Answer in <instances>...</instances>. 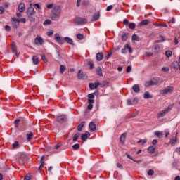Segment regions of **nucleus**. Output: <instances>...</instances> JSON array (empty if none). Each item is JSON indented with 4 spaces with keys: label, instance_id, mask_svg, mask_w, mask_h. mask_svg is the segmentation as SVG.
Segmentation results:
<instances>
[{
    "label": "nucleus",
    "instance_id": "nucleus-1",
    "mask_svg": "<svg viewBox=\"0 0 180 180\" xmlns=\"http://www.w3.org/2000/svg\"><path fill=\"white\" fill-rule=\"evenodd\" d=\"M61 16V7L60 6H55L51 11V19L57 21Z\"/></svg>",
    "mask_w": 180,
    "mask_h": 180
},
{
    "label": "nucleus",
    "instance_id": "nucleus-2",
    "mask_svg": "<svg viewBox=\"0 0 180 180\" xmlns=\"http://www.w3.org/2000/svg\"><path fill=\"white\" fill-rule=\"evenodd\" d=\"M34 15H36L34 8L32 6L29 7L27 10V16L30 22H34V20H36Z\"/></svg>",
    "mask_w": 180,
    "mask_h": 180
},
{
    "label": "nucleus",
    "instance_id": "nucleus-3",
    "mask_svg": "<svg viewBox=\"0 0 180 180\" xmlns=\"http://www.w3.org/2000/svg\"><path fill=\"white\" fill-rule=\"evenodd\" d=\"M172 108H174V105H169L167 108L164 109L163 110L160 111L158 114V117H164V116H165V115H167V113H168V112H171V110H172Z\"/></svg>",
    "mask_w": 180,
    "mask_h": 180
},
{
    "label": "nucleus",
    "instance_id": "nucleus-4",
    "mask_svg": "<svg viewBox=\"0 0 180 180\" xmlns=\"http://www.w3.org/2000/svg\"><path fill=\"white\" fill-rule=\"evenodd\" d=\"M74 22L75 25H85V23H88V19L81 17H76Z\"/></svg>",
    "mask_w": 180,
    "mask_h": 180
},
{
    "label": "nucleus",
    "instance_id": "nucleus-5",
    "mask_svg": "<svg viewBox=\"0 0 180 180\" xmlns=\"http://www.w3.org/2000/svg\"><path fill=\"white\" fill-rule=\"evenodd\" d=\"M173 91H174V88L172 86H168L165 89L160 90V94L161 95H163V96H164L167 95V94H171V92H172Z\"/></svg>",
    "mask_w": 180,
    "mask_h": 180
},
{
    "label": "nucleus",
    "instance_id": "nucleus-6",
    "mask_svg": "<svg viewBox=\"0 0 180 180\" xmlns=\"http://www.w3.org/2000/svg\"><path fill=\"white\" fill-rule=\"evenodd\" d=\"M13 29H18L20 25V20L15 18H11Z\"/></svg>",
    "mask_w": 180,
    "mask_h": 180
},
{
    "label": "nucleus",
    "instance_id": "nucleus-7",
    "mask_svg": "<svg viewBox=\"0 0 180 180\" xmlns=\"http://www.w3.org/2000/svg\"><path fill=\"white\" fill-rule=\"evenodd\" d=\"M153 85H158V80L153 79L145 83V86L146 88H148V86H153Z\"/></svg>",
    "mask_w": 180,
    "mask_h": 180
},
{
    "label": "nucleus",
    "instance_id": "nucleus-8",
    "mask_svg": "<svg viewBox=\"0 0 180 180\" xmlns=\"http://www.w3.org/2000/svg\"><path fill=\"white\" fill-rule=\"evenodd\" d=\"M77 78L79 79H88V75H86V74L84 73V72L80 70L77 73Z\"/></svg>",
    "mask_w": 180,
    "mask_h": 180
},
{
    "label": "nucleus",
    "instance_id": "nucleus-9",
    "mask_svg": "<svg viewBox=\"0 0 180 180\" xmlns=\"http://www.w3.org/2000/svg\"><path fill=\"white\" fill-rule=\"evenodd\" d=\"M55 37V40L56 41V43H58V44H64V39L61 38V37H60V34H54Z\"/></svg>",
    "mask_w": 180,
    "mask_h": 180
},
{
    "label": "nucleus",
    "instance_id": "nucleus-10",
    "mask_svg": "<svg viewBox=\"0 0 180 180\" xmlns=\"http://www.w3.org/2000/svg\"><path fill=\"white\" fill-rule=\"evenodd\" d=\"M34 43L37 44V46H43V44H44V40H43V38L41 37H37L34 39Z\"/></svg>",
    "mask_w": 180,
    "mask_h": 180
},
{
    "label": "nucleus",
    "instance_id": "nucleus-11",
    "mask_svg": "<svg viewBox=\"0 0 180 180\" xmlns=\"http://www.w3.org/2000/svg\"><path fill=\"white\" fill-rule=\"evenodd\" d=\"M11 50L12 53H13V54H15V56L17 58L19 57V55L18 54V49L16 48V44H15V42L12 43Z\"/></svg>",
    "mask_w": 180,
    "mask_h": 180
},
{
    "label": "nucleus",
    "instance_id": "nucleus-12",
    "mask_svg": "<svg viewBox=\"0 0 180 180\" xmlns=\"http://www.w3.org/2000/svg\"><path fill=\"white\" fill-rule=\"evenodd\" d=\"M90 136H91V134H89V132H88V131H86L84 134H82L81 135V140H82V141H86V139Z\"/></svg>",
    "mask_w": 180,
    "mask_h": 180
},
{
    "label": "nucleus",
    "instance_id": "nucleus-13",
    "mask_svg": "<svg viewBox=\"0 0 180 180\" xmlns=\"http://www.w3.org/2000/svg\"><path fill=\"white\" fill-rule=\"evenodd\" d=\"M100 16H101V13L99 11L95 13L92 16L91 21L96 22V20H98V19H99Z\"/></svg>",
    "mask_w": 180,
    "mask_h": 180
},
{
    "label": "nucleus",
    "instance_id": "nucleus-14",
    "mask_svg": "<svg viewBox=\"0 0 180 180\" xmlns=\"http://www.w3.org/2000/svg\"><path fill=\"white\" fill-rule=\"evenodd\" d=\"M67 117L65 115H59L56 117L57 122H59V123H63L66 120Z\"/></svg>",
    "mask_w": 180,
    "mask_h": 180
},
{
    "label": "nucleus",
    "instance_id": "nucleus-15",
    "mask_svg": "<svg viewBox=\"0 0 180 180\" xmlns=\"http://www.w3.org/2000/svg\"><path fill=\"white\" fill-rule=\"evenodd\" d=\"M89 127L90 131H95V130H96V124L94 122H90Z\"/></svg>",
    "mask_w": 180,
    "mask_h": 180
},
{
    "label": "nucleus",
    "instance_id": "nucleus-16",
    "mask_svg": "<svg viewBox=\"0 0 180 180\" xmlns=\"http://www.w3.org/2000/svg\"><path fill=\"white\" fill-rule=\"evenodd\" d=\"M96 59L97 61H102L103 60V53L102 52H99L96 55Z\"/></svg>",
    "mask_w": 180,
    "mask_h": 180
},
{
    "label": "nucleus",
    "instance_id": "nucleus-17",
    "mask_svg": "<svg viewBox=\"0 0 180 180\" xmlns=\"http://www.w3.org/2000/svg\"><path fill=\"white\" fill-rule=\"evenodd\" d=\"M63 40H65V41H66V43H68V44H70L71 46H74V41H72V39L66 37L63 38Z\"/></svg>",
    "mask_w": 180,
    "mask_h": 180
},
{
    "label": "nucleus",
    "instance_id": "nucleus-18",
    "mask_svg": "<svg viewBox=\"0 0 180 180\" xmlns=\"http://www.w3.org/2000/svg\"><path fill=\"white\" fill-rule=\"evenodd\" d=\"M96 73L97 75H99V77H103V73L102 72V68L98 67L96 69Z\"/></svg>",
    "mask_w": 180,
    "mask_h": 180
},
{
    "label": "nucleus",
    "instance_id": "nucleus-19",
    "mask_svg": "<svg viewBox=\"0 0 180 180\" xmlns=\"http://www.w3.org/2000/svg\"><path fill=\"white\" fill-rule=\"evenodd\" d=\"M25 9H26L25 4L21 3V4H20L18 5V11H19V12L22 13L25 11Z\"/></svg>",
    "mask_w": 180,
    "mask_h": 180
},
{
    "label": "nucleus",
    "instance_id": "nucleus-20",
    "mask_svg": "<svg viewBox=\"0 0 180 180\" xmlns=\"http://www.w3.org/2000/svg\"><path fill=\"white\" fill-rule=\"evenodd\" d=\"M32 60L33 64H34L35 65L39 64V57L37 56H33L32 58Z\"/></svg>",
    "mask_w": 180,
    "mask_h": 180
},
{
    "label": "nucleus",
    "instance_id": "nucleus-21",
    "mask_svg": "<svg viewBox=\"0 0 180 180\" xmlns=\"http://www.w3.org/2000/svg\"><path fill=\"white\" fill-rule=\"evenodd\" d=\"M132 89L136 92V94H139V92H140V86H139V84H134L132 86Z\"/></svg>",
    "mask_w": 180,
    "mask_h": 180
},
{
    "label": "nucleus",
    "instance_id": "nucleus-22",
    "mask_svg": "<svg viewBox=\"0 0 180 180\" xmlns=\"http://www.w3.org/2000/svg\"><path fill=\"white\" fill-rule=\"evenodd\" d=\"M85 126V121H83L77 126V131H82V129Z\"/></svg>",
    "mask_w": 180,
    "mask_h": 180
},
{
    "label": "nucleus",
    "instance_id": "nucleus-23",
    "mask_svg": "<svg viewBox=\"0 0 180 180\" xmlns=\"http://www.w3.org/2000/svg\"><path fill=\"white\" fill-rule=\"evenodd\" d=\"M44 155H43L41 158V160H40V165L39 167V169H38V171H40L41 169V168H43L44 167V161H43V160H44Z\"/></svg>",
    "mask_w": 180,
    "mask_h": 180
},
{
    "label": "nucleus",
    "instance_id": "nucleus-24",
    "mask_svg": "<svg viewBox=\"0 0 180 180\" xmlns=\"http://www.w3.org/2000/svg\"><path fill=\"white\" fill-rule=\"evenodd\" d=\"M126 136H127V134L123 133L120 137V140L121 143H122V144H124V141H126Z\"/></svg>",
    "mask_w": 180,
    "mask_h": 180
},
{
    "label": "nucleus",
    "instance_id": "nucleus-25",
    "mask_svg": "<svg viewBox=\"0 0 180 180\" xmlns=\"http://www.w3.org/2000/svg\"><path fill=\"white\" fill-rule=\"evenodd\" d=\"M148 151L150 153V154H154L155 153V146H151L148 148Z\"/></svg>",
    "mask_w": 180,
    "mask_h": 180
},
{
    "label": "nucleus",
    "instance_id": "nucleus-26",
    "mask_svg": "<svg viewBox=\"0 0 180 180\" xmlns=\"http://www.w3.org/2000/svg\"><path fill=\"white\" fill-rule=\"evenodd\" d=\"M33 136H34L33 132L27 134L26 137H27V141H30V140H32V139H33Z\"/></svg>",
    "mask_w": 180,
    "mask_h": 180
},
{
    "label": "nucleus",
    "instance_id": "nucleus-27",
    "mask_svg": "<svg viewBox=\"0 0 180 180\" xmlns=\"http://www.w3.org/2000/svg\"><path fill=\"white\" fill-rule=\"evenodd\" d=\"M148 23H150V21L148 20H143L139 23V25L140 26H146L148 25Z\"/></svg>",
    "mask_w": 180,
    "mask_h": 180
},
{
    "label": "nucleus",
    "instance_id": "nucleus-28",
    "mask_svg": "<svg viewBox=\"0 0 180 180\" xmlns=\"http://www.w3.org/2000/svg\"><path fill=\"white\" fill-rule=\"evenodd\" d=\"M12 146H13V148L14 150L19 148V141H14V143L12 144Z\"/></svg>",
    "mask_w": 180,
    "mask_h": 180
},
{
    "label": "nucleus",
    "instance_id": "nucleus-29",
    "mask_svg": "<svg viewBox=\"0 0 180 180\" xmlns=\"http://www.w3.org/2000/svg\"><path fill=\"white\" fill-rule=\"evenodd\" d=\"M154 134L155 136L158 137V139H162V136H164V134L161 131H156L154 133Z\"/></svg>",
    "mask_w": 180,
    "mask_h": 180
},
{
    "label": "nucleus",
    "instance_id": "nucleus-30",
    "mask_svg": "<svg viewBox=\"0 0 180 180\" xmlns=\"http://www.w3.org/2000/svg\"><path fill=\"white\" fill-rule=\"evenodd\" d=\"M144 99H150V98H153V96H150V92L146 91L143 95Z\"/></svg>",
    "mask_w": 180,
    "mask_h": 180
},
{
    "label": "nucleus",
    "instance_id": "nucleus-31",
    "mask_svg": "<svg viewBox=\"0 0 180 180\" xmlns=\"http://www.w3.org/2000/svg\"><path fill=\"white\" fill-rule=\"evenodd\" d=\"M19 155L20 157H18V161H23V160L26 158V155L24 153H20Z\"/></svg>",
    "mask_w": 180,
    "mask_h": 180
},
{
    "label": "nucleus",
    "instance_id": "nucleus-32",
    "mask_svg": "<svg viewBox=\"0 0 180 180\" xmlns=\"http://www.w3.org/2000/svg\"><path fill=\"white\" fill-rule=\"evenodd\" d=\"M65 65H61L60 66V74H64V72L65 71Z\"/></svg>",
    "mask_w": 180,
    "mask_h": 180
},
{
    "label": "nucleus",
    "instance_id": "nucleus-33",
    "mask_svg": "<svg viewBox=\"0 0 180 180\" xmlns=\"http://www.w3.org/2000/svg\"><path fill=\"white\" fill-rule=\"evenodd\" d=\"M129 37V34H124L122 37H121V39L122 40H123V41H126V40H127Z\"/></svg>",
    "mask_w": 180,
    "mask_h": 180
},
{
    "label": "nucleus",
    "instance_id": "nucleus-34",
    "mask_svg": "<svg viewBox=\"0 0 180 180\" xmlns=\"http://www.w3.org/2000/svg\"><path fill=\"white\" fill-rule=\"evenodd\" d=\"M89 4V0H83L82 2V5H83L84 6H88Z\"/></svg>",
    "mask_w": 180,
    "mask_h": 180
},
{
    "label": "nucleus",
    "instance_id": "nucleus-35",
    "mask_svg": "<svg viewBox=\"0 0 180 180\" xmlns=\"http://www.w3.org/2000/svg\"><path fill=\"white\" fill-rule=\"evenodd\" d=\"M108 84H109V82H108L106 81H103L101 83L100 82V86H101V88H103V87L106 86V85H108Z\"/></svg>",
    "mask_w": 180,
    "mask_h": 180
},
{
    "label": "nucleus",
    "instance_id": "nucleus-36",
    "mask_svg": "<svg viewBox=\"0 0 180 180\" xmlns=\"http://www.w3.org/2000/svg\"><path fill=\"white\" fill-rule=\"evenodd\" d=\"M165 56L167 57V58H169L172 56V51H166Z\"/></svg>",
    "mask_w": 180,
    "mask_h": 180
},
{
    "label": "nucleus",
    "instance_id": "nucleus-37",
    "mask_svg": "<svg viewBox=\"0 0 180 180\" xmlns=\"http://www.w3.org/2000/svg\"><path fill=\"white\" fill-rule=\"evenodd\" d=\"M76 37L78 39V40H84V34H77Z\"/></svg>",
    "mask_w": 180,
    "mask_h": 180
},
{
    "label": "nucleus",
    "instance_id": "nucleus-38",
    "mask_svg": "<svg viewBox=\"0 0 180 180\" xmlns=\"http://www.w3.org/2000/svg\"><path fill=\"white\" fill-rule=\"evenodd\" d=\"M132 40H134V41H139V36H137V34H134L132 35Z\"/></svg>",
    "mask_w": 180,
    "mask_h": 180
},
{
    "label": "nucleus",
    "instance_id": "nucleus-39",
    "mask_svg": "<svg viewBox=\"0 0 180 180\" xmlns=\"http://www.w3.org/2000/svg\"><path fill=\"white\" fill-rule=\"evenodd\" d=\"M179 63H178V61H174L172 63V66L173 67V68H178V65Z\"/></svg>",
    "mask_w": 180,
    "mask_h": 180
},
{
    "label": "nucleus",
    "instance_id": "nucleus-40",
    "mask_svg": "<svg viewBox=\"0 0 180 180\" xmlns=\"http://www.w3.org/2000/svg\"><path fill=\"white\" fill-rule=\"evenodd\" d=\"M87 65L89 66L90 70H93V68L94 67V63L92 61H89L87 63Z\"/></svg>",
    "mask_w": 180,
    "mask_h": 180
},
{
    "label": "nucleus",
    "instance_id": "nucleus-41",
    "mask_svg": "<svg viewBox=\"0 0 180 180\" xmlns=\"http://www.w3.org/2000/svg\"><path fill=\"white\" fill-rule=\"evenodd\" d=\"M125 49H127L129 53H133V49H131V47L129 44H125Z\"/></svg>",
    "mask_w": 180,
    "mask_h": 180
},
{
    "label": "nucleus",
    "instance_id": "nucleus-42",
    "mask_svg": "<svg viewBox=\"0 0 180 180\" xmlns=\"http://www.w3.org/2000/svg\"><path fill=\"white\" fill-rule=\"evenodd\" d=\"M129 29H131V30L136 29V24L134 22H131L129 25Z\"/></svg>",
    "mask_w": 180,
    "mask_h": 180
},
{
    "label": "nucleus",
    "instance_id": "nucleus-43",
    "mask_svg": "<svg viewBox=\"0 0 180 180\" xmlns=\"http://www.w3.org/2000/svg\"><path fill=\"white\" fill-rule=\"evenodd\" d=\"M72 148H73V150H79V144L76 143V144L73 145Z\"/></svg>",
    "mask_w": 180,
    "mask_h": 180
},
{
    "label": "nucleus",
    "instance_id": "nucleus-44",
    "mask_svg": "<svg viewBox=\"0 0 180 180\" xmlns=\"http://www.w3.org/2000/svg\"><path fill=\"white\" fill-rule=\"evenodd\" d=\"M170 141H174V142H172V146H175V143H176V137L175 138H172L170 139Z\"/></svg>",
    "mask_w": 180,
    "mask_h": 180
},
{
    "label": "nucleus",
    "instance_id": "nucleus-45",
    "mask_svg": "<svg viewBox=\"0 0 180 180\" xmlns=\"http://www.w3.org/2000/svg\"><path fill=\"white\" fill-rule=\"evenodd\" d=\"M78 137H79V133H77V134H76L75 136H74V137H73V141H77V140H78Z\"/></svg>",
    "mask_w": 180,
    "mask_h": 180
},
{
    "label": "nucleus",
    "instance_id": "nucleus-46",
    "mask_svg": "<svg viewBox=\"0 0 180 180\" xmlns=\"http://www.w3.org/2000/svg\"><path fill=\"white\" fill-rule=\"evenodd\" d=\"M110 57H112V51L108 52L105 58L106 60H109V58H110Z\"/></svg>",
    "mask_w": 180,
    "mask_h": 180
},
{
    "label": "nucleus",
    "instance_id": "nucleus-47",
    "mask_svg": "<svg viewBox=\"0 0 180 180\" xmlns=\"http://www.w3.org/2000/svg\"><path fill=\"white\" fill-rule=\"evenodd\" d=\"M148 175L149 176H152V175H154V170H153L152 169H150L148 171Z\"/></svg>",
    "mask_w": 180,
    "mask_h": 180
},
{
    "label": "nucleus",
    "instance_id": "nucleus-48",
    "mask_svg": "<svg viewBox=\"0 0 180 180\" xmlns=\"http://www.w3.org/2000/svg\"><path fill=\"white\" fill-rule=\"evenodd\" d=\"M30 179H32V175H30V174H27L25 176V178H24V180H30Z\"/></svg>",
    "mask_w": 180,
    "mask_h": 180
},
{
    "label": "nucleus",
    "instance_id": "nucleus-49",
    "mask_svg": "<svg viewBox=\"0 0 180 180\" xmlns=\"http://www.w3.org/2000/svg\"><path fill=\"white\" fill-rule=\"evenodd\" d=\"M20 122V119H17L15 120V127H19V123Z\"/></svg>",
    "mask_w": 180,
    "mask_h": 180
},
{
    "label": "nucleus",
    "instance_id": "nucleus-50",
    "mask_svg": "<svg viewBox=\"0 0 180 180\" xmlns=\"http://www.w3.org/2000/svg\"><path fill=\"white\" fill-rule=\"evenodd\" d=\"M94 89H96V88H98V86H101V82H95L94 84Z\"/></svg>",
    "mask_w": 180,
    "mask_h": 180
},
{
    "label": "nucleus",
    "instance_id": "nucleus-51",
    "mask_svg": "<svg viewBox=\"0 0 180 180\" xmlns=\"http://www.w3.org/2000/svg\"><path fill=\"white\" fill-rule=\"evenodd\" d=\"M94 98H95V94H88V99H94Z\"/></svg>",
    "mask_w": 180,
    "mask_h": 180
},
{
    "label": "nucleus",
    "instance_id": "nucleus-52",
    "mask_svg": "<svg viewBox=\"0 0 180 180\" xmlns=\"http://www.w3.org/2000/svg\"><path fill=\"white\" fill-rule=\"evenodd\" d=\"M127 48H126V46H124V48L121 50V53L122 54H126V53H127Z\"/></svg>",
    "mask_w": 180,
    "mask_h": 180
},
{
    "label": "nucleus",
    "instance_id": "nucleus-53",
    "mask_svg": "<svg viewBox=\"0 0 180 180\" xmlns=\"http://www.w3.org/2000/svg\"><path fill=\"white\" fill-rule=\"evenodd\" d=\"M44 25H51V20H46L44 23Z\"/></svg>",
    "mask_w": 180,
    "mask_h": 180
},
{
    "label": "nucleus",
    "instance_id": "nucleus-54",
    "mask_svg": "<svg viewBox=\"0 0 180 180\" xmlns=\"http://www.w3.org/2000/svg\"><path fill=\"white\" fill-rule=\"evenodd\" d=\"M41 60L44 61V63H47V58H46L45 55L41 56Z\"/></svg>",
    "mask_w": 180,
    "mask_h": 180
},
{
    "label": "nucleus",
    "instance_id": "nucleus-55",
    "mask_svg": "<svg viewBox=\"0 0 180 180\" xmlns=\"http://www.w3.org/2000/svg\"><path fill=\"white\" fill-rule=\"evenodd\" d=\"M112 9H113V6L112 5H110L106 8V11L107 12H109V11H112Z\"/></svg>",
    "mask_w": 180,
    "mask_h": 180
},
{
    "label": "nucleus",
    "instance_id": "nucleus-56",
    "mask_svg": "<svg viewBox=\"0 0 180 180\" xmlns=\"http://www.w3.org/2000/svg\"><path fill=\"white\" fill-rule=\"evenodd\" d=\"M89 87L90 88V89H95V86H94V83H89Z\"/></svg>",
    "mask_w": 180,
    "mask_h": 180
},
{
    "label": "nucleus",
    "instance_id": "nucleus-57",
    "mask_svg": "<svg viewBox=\"0 0 180 180\" xmlns=\"http://www.w3.org/2000/svg\"><path fill=\"white\" fill-rule=\"evenodd\" d=\"M60 147H61V143H58L54 146L53 150H58Z\"/></svg>",
    "mask_w": 180,
    "mask_h": 180
},
{
    "label": "nucleus",
    "instance_id": "nucleus-58",
    "mask_svg": "<svg viewBox=\"0 0 180 180\" xmlns=\"http://www.w3.org/2000/svg\"><path fill=\"white\" fill-rule=\"evenodd\" d=\"M162 71H163L164 72H166L167 71H169V68L163 67L162 68Z\"/></svg>",
    "mask_w": 180,
    "mask_h": 180
},
{
    "label": "nucleus",
    "instance_id": "nucleus-59",
    "mask_svg": "<svg viewBox=\"0 0 180 180\" xmlns=\"http://www.w3.org/2000/svg\"><path fill=\"white\" fill-rule=\"evenodd\" d=\"M95 102V100H94L93 98H88V103L89 104H91L94 103Z\"/></svg>",
    "mask_w": 180,
    "mask_h": 180
},
{
    "label": "nucleus",
    "instance_id": "nucleus-60",
    "mask_svg": "<svg viewBox=\"0 0 180 180\" xmlns=\"http://www.w3.org/2000/svg\"><path fill=\"white\" fill-rule=\"evenodd\" d=\"M54 6L53 4H50L46 6L47 9H51Z\"/></svg>",
    "mask_w": 180,
    "mask_h": 180
},
{
    "label": "nucleus",
    "instance_id": "nucleus-61",
    "mask_svg": "<svg viewBox=\"0 0 180 180\" xmlns=\"http://www.w3.org/2000/svg\"><path fill=\"white\" fill-rule=\"evenodd\" d=\"M139 102V98H134L133 99V103L134 105H136V103H137Z\"/></svg>",
    "mask_w": 180,
    "mask_h": 180
},
{
    "label": "nucleus",
    "instance_id": "nucleus-62",
    "mask_svg": "<svg viewBox=\"0 0 180 180\" xmlns=\"http://www.w3.org/2000/svg\"><path fill=\"white\" fill-rule=\"evenodd\" d=\"M126 71L127 72H130L131 71V65L127 66Z\"/></svg>",
    "mask_w": 180,
    "mask_h": 180
},
{
    "label": "nucleus",
    "instance_id": "nucleus-63",
    "mask_svg": "<svg viewBox=\"0 0 180 180\" xmlns=\"http://www.w3.org/2000/svg\"><path fill=\"white\" fill-rule=\"evenodd\" d=\"M5 29L6 30V32H11V26L9 25H6L5 26Z\"/></svg>",
    "mask_w": 180,
    "mask_h": 180
},
{
    "label": "nucleus",
    "instance_id": "nucleus-64",
    "mask_svg": "<svg viewBox=\"0 0 180 180\" xmlns=\"http://www.w3.org/2000/svg\"><path fill=\"white\" fill-rule=\"evenodd\" d=\"M153 52H146L145 56H148L149 57H151L153 56Z\"/></svg>",
    "mask_w": 180,
    "mask_h": 180
}]
</instances>
